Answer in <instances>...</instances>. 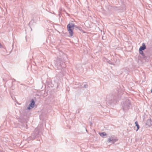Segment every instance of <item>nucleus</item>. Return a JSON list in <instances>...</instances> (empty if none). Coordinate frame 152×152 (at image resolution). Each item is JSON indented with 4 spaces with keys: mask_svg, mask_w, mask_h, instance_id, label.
Masks as SVG:
<instances>
[{
    "mask_svg": "<svg viewBox=\"0 0 152 152\" xmlns=\"http://www.w3.org/2000/svg\"><path fill=\"white\" fill-rule=\"evenodd\" d=\"M39 132L37 129H35L33 133L31 134V137L32 139H34L37 137H38Z\"/></svg>",
    "mask_w": 152,
    "mask_h": 152,
    "instance_id": "obj_5",
    "label": "nucleus"
},
{
    "mask_svg": "<svg viewBox=\"0 0 152 152\" xmlns=\"http://www.w3.org/2000/svg\"><path fill=\"white\" fill-rule=\"evenodd\" d=\"M70 26L73 28V29L74 28H76V27H77V26L75 25V24L73 23H70Z\"/></svg>",
    "mask_w": 152,
    "mask_h": 152,
    "instance_id": "obj_16",
    "label": "nucleus"
},
{
    "mask_svg": "<svg viewBox=\"0 0 152 152\" xmlns=\"http://www.w3.org/2000/svg\"><path fill=\"white\" fill-rule=\"evenodd\" d=\"M54 63L58 69H61V71L66 66L64 60L61 57H57L55 60Z\"/></svg>",
    "mask_w": 152,
    "mask_h": 152,
    "instance_id": "obj_1",
    "label": "nucleus"
},
{
    "mask_svg": "<svg viewBox=\"0 0 152 152\" xmlns=\"http://www.w3.org/2000/svg\"><path fill=\"white\" fill-rule=\"evenodd\" d=\"M11 84H12V83H13V82H12V81L11 82Z\"/></svg>",
    "mask_w": 152,
    "mask_h": 152,
    "instance_id": "obj_26",
    "label": "nucleus"
},
{
    "mask_svg": "<svg viewBox=\"0 0 152 152\" xmlns=\"http://www.w3.org/2000/svg\"><path fill=\"white\" fill-rule=\"evenodd\" d=\"M122 107L124 110L126 111L128 110L129 106V105H123Z\"/></svg>",
    "mask_w": 152,
    "mask_h": 152,
    "instance_id": "obj_8",
    "label": "nucleus"
},
{
    "mask_svg": "<svg viewBox=\"0 0 152 152\" xmlns=\"http://www.w3.org/2000/svg\"><path fill=\"white\" fill-rule=\"evenodd\" d=\"M34 22V20L33 19H32L28 24V25L31 28V26L33 25V24Z\"/></svg>",
    "mask_w": 152,
    "mask_h": 152,
    "instance_id": "obj_9",
    "label": "nucleus"
},
{
    "mask_svg": "<svg viewBox=\"0 0 152 152\" xmlns=\"http://www.w3.org/2000/svg\"><path fill=\"white\" fill-rule=\"evenodd\" d=\"M123 103L122 102V104H130L131 102L129 99H126L125 101L123 102Z\"/></svg>",
    "mask_w": 152,
    "mask_h": 152,
    "instance_id": "obj_6",
    "label": "nucleus"
},
{
    "mask_svg": "<svg viewBox=\"0 0 152 152\" xmlns=\"http://www.w3.org/2000/svg\"><path fill=\"white\" fill-rule=\"evenodd\" d=\"M36 105H29V106L27 108V110H30L35 107Z\"/></svg>",
    "mask_w": 152,
    "mask_h": 152,
    "instance_id": "obj_11",
    "label": "nucleus"
},
{
    "mask_svg": "<svg viewBox=\"0 0 152 152\" xmlns=\"http://www.w3.org/2000/svg\"><path fill=\"white\" fill-rule=\"evenodd\" d=\"M63 70H62V71L61 70V72H60V73L58 75L59 77H62L64 76V74L62 72V71Z\"/></svg>",
    "mask_w": 152,
    "mask_h": 152,
    "instance_id": "obj_14",
    "label": "nucleus"
},
{
    "mask_svg": "<svg viewBox=\"0 0 152 152\" xmlns=\"http://www.w3.org/2000/svg\"><path fill=\"white\" fill-rule=\"evenodd\" d=\"M146 125L148 126H150L152 125V121L151 119H148L147 121Z\"/></svg>",
    "mask_w": 152,
    "mask_h": 152,
    "instance_id": "obj_7",
    "label": "nucleus"
},
{
    "mask_svg": "<svg viewBox=\"0 0 152 152\" xmlns=\"http://www.w3.org/2000/svg\"><path fill=\"white\" fill-rule=\"evenodd\" d=\"M135 124L136 126L137 127V129L136 130V131H137L139 129V128H140V126H139V124H138V123L137 121H136L135 122Z\"/></svg>",
    "mask_w": 152,
    "mask_h": 152,
    "instance_id": "obj_15",
    "label": "nucleus"
},
{
    "mask_svg": "<svg viewBox=\"0 0 152 152\" xmlns=\"http://www.w3.org/2000/svg\"><path fill=\"white\" fill-rule=\"evenodd\" d=\"M3 48L2 45H1V44L0 43V48Z\"/></svg>",
    "mask_w": 152,
    "mask_h": 152,
    "instance_id": "obj_21",
    "label": "nucleus"
},
{
    "mask_svg": "<svg viewBox=\"0 0 152 152\" xmlns=\"http://www.w3.org/2000/svg\"><path fill=\"white\" fill-rule=\"evenodd\" d=\"M90 126H91L92 125V123L91 122H90Z\"/></svg>",
    "mask_w": 152,
    "mask_h": 152,
    "instance_id": "obj_22",
    "label": "nucleus"
},
{
    "mask_svg": "<svg viewBox=\"0 0 152 152\" xmlns=\"http://www.w3.org/2000/svg\"><path fill=\"white\" fill-rule=\"evenodd\" d=\"M112 141H117L118 139L117 138H115L114 136H112Z\"/></svg>",
    "mask_w": 152,
    "mask_h": 152,
    "instance_id": "obj_17",
    "label": "nucleus"
},
{
    "mask_svg": "<svg viewBox=\"0 0 152 152\" xmlns=\"http://www.w3.org/2000/svg\"><path fill=\"white\" fill-rule=\"evenodd\" d=\"M36 100V99L34 98V99H32L31 101V103L29 104H35Z\"/></svg>",
    "mask_w": 152,
    "mask_h": 152,
    "instance_id": "obj_10",
    "label": "nucleus"
},
{
    "mask_svg": "<svg viewBox=\"0 0 152 152\" xmlns=\"http://www.w3.org/2000/svg\"><path fill=\"white\" fill-rule=\"evenodd\" d=\"M116 141H111V142L113 143L114 144Z\"/></svg>",
    "mask_w": 152,
    "mask_h": 152,
    "instance_id": "obj_23",
    "label": "nucleus"
},
{
    "mask_svg": "<svg viewBox=\"0 0 152 152\" xmlns=\"http://www.w3.org/2000/svg\"><path fill=\"white\" fill-rule=\"evenodd\" d=\"M110 96V99H109V100H111V99H110V96ZM111 98H112V97H111Z\"/></svg>",
    "mask_w": 152,
    "mask_h": 152,
    "instance_id": "obj_24",
    "label": "nucleus"
},
{
    "mask_svg": "<svg viewBox=\"0 0 152 152\" xmlns=\"http://www.w3.org/2000/svg\"><path fill=\"white\" fill-rule=\"evenodd\" d=\"M151 93H152V88L151 89Z\"/></svg>",
    "mask_w": 152,
    "mask_h": 152,
    "instance_id": "obj_25",
    "label": "nucleus"
},
{
    "mask_svg": "<svg viewBox=\"0 0 152 152\" xmlns=\"http://www.w3.org/2000/svg\"><path fill=\"white\" fill-rule=\"evenodd\" d=\"M99 134L100 136L103 137H104V136H106L107 135L106 133L105 132H102L100 133H99Z\"/></svg>",
    "mask_w": 152,
    "mask_h": 152,
    "instance_id": "obj_12",
    "label": "nucleus"
},
{
    "mask_svg": "<svg viewBox=\"0 0 152 152\" xmlns=\"http://www.w3.org/2000/svg\"><path fill=\"white\" fill-rule=\"evenodd\" d=\"M110 99V96H107L106 98V101L107 102L106 103L110 104H115L117 102H118L119 100V97L118 95L116 96H114L113 97V99H111L109 100V99Z\"/></svg>",
    "mask_w": 152,
    "mask_h": 152,
    "instance_id": "obj_2",
    "label": "nucleus"
},
{
    "mask_svg": "<svg viewBox=\"0 0 152 152\" xmlns=\"http://www.w3.org/2000/svg\"><path fill=\"white\" fill-rule=\"evenodd\" d=\"M112 136H111L110 137L108 140H107V141L109 142H111L112 141Z\"/></svg>",
    "mask_w": 152,
    "mask_h": 152,
    "instance_id": "obj_18",
    "label": "nucleus"
},
{
    "mask_svg": "<svg viewBox=\"0 0 152 152\" xmlns=\"http://www.w3.org/2000/svg\"><path fill=\"white\" fill-rule=\"evenodd\" d=\"M146 48V47L145 44L144 43H143L142 45V46L140 47L139 51L140 54H141L142 56H145L143 50H144Z\"/></svg>",
    "mask_w": 152,
    "mask_h": 152,
    "instance_id": "obj_3",
    "label": "nucleus"
},
{
    "mask_svg": "<svg viewBox=\"0 0 152 152\" xmlns=\"http://www.w3.org/2000/svg\"><path fill=\"white\" fill-rule=\"evenodd\" d=\"M88 87V85L87 84H84L83 86L82 87L83 88H87Z\"/></svg>",
    "mask_w": 152,
    "mask_h": 152,
    "instance_id": "obj_19",
    "label": "nucleus"
},
{
    "mask_svg": "<svg viewBox=\"0 0 152 152\" xmlns=\"http://www.w3.org/2000/svg\"><path fill=\"white\" fill-rule=\"evenodd\" d=\"M107 61L108 63L109 64H113L109 60H108V59L107 60Z\"/></svg>",
    "mask_w": 152,
    "mask_h": 152,
    "instance_id": "obj_20",
    "label": "nucleus"
},
{
    "mask_svg": "<svg viewBox=\"0 0 152 152\" xmlns=\"http://www.w3.org/2000/svg\"><path fill=\"white\" fill-rule=\"evenodd\" d=\"M77 27H76L75 28H76V30H78L81 32H83V33H84V31H83V30L82 29V28L78 26H77Z\"/></svg>",
    "mask_w": 152,
    "mask_h": 152,
    "instance_id": "obj_13",
    "label": "nucleus"
},
{
    "mask_svg": "<svg viewBox=\"0 0 152 152\" xmlns=\"http://www.w3.org/2000/svg\"><path fill=\"white\" fill-rule=\"evenodd\" d=\"M67 30L70 34V36L71 37L72 36L73 34V30L74 29L70 26V23H69L67 25Z\"/></svg>",
    "mask_w": 152,
    "mask_h": 152,
    "instance_id": "obj_4",
    "label": "nucleus"
}]
</instances>
